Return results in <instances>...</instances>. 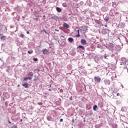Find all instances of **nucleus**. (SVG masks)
Returning a JSON list of instances; mask_svg holds the SVG:
<instances>
[{
	"mask_svg": "<svg viewBox=\"0 0 128 128\" xmlns=\"http://www.w3.org/2000/svg\"><path fill=\"white\" fill-rule=\"evenodd\" d=\"M120 66H122L124 64L125 66V64H128V60L126 58H121V63Z\"/></svg>",
	"mask_w": 128,
	"mask_h": 128,
	"instance_id": "nucleus-1",
	"label": "nucleus"
},
{
	"mask_svg": "<svg viewBox=\"0 0 128 128\" xmlns=\"http://www.w3.org/2000/svg\"><path fill=\"white\" fill-rule=\"evenodd\" d=\"M94 80L96 82H98V84H100V80H102V78L100 76H94Z\"/></svg>",
	"mask_w": 128,
	"mask_h": 128,
	"instance_id": "nucleus-2",
	"label": "nucleus"
},
{
	"mask_svg": "<svg viewBox=\"0 0 128 128\" xmlns=\"http://www.w3.org/2000/svg\"><path fill=\"white\" fill-rule=\"evenodd\" d=\"M114 44H112V43H110L108 47V50H114Z\"/></svg>",
	"mask_w": 128,
	"mask_h": 128,
	"instance_id": "nucleus-3",
	"label": "nucleus"
},
{
	"mask_svg": "<svg viewBox=\"0 0 128 128\" xmlns=\"http://www.w3.org/2000/svg\"><path fill=\"white\" fill-rule=\"evenodd\" d=\"M104 84L106 86H110V81L109 80L106 79L104 80Z\"/></svg>",
	"mask_w": 128,
	"mask_h": 128,
	"instance_id": "nucleus-4",
	"label": "nucleus"
},
{
	"mask_svg": "<svg viewBox=\"0 0 128 128\" xmlns=\"http://www.w3.org/2000/svg\"><path fill=\"white\" fill-rule=\"evenodd\" d=\"M80 43L82 44H83L84 46L86 44V40L82 39L80 40Z\"/></svg>",
	"mask_w": 128,
	"mask_h": 128,
	"instance_id": "nucleus-5",
	"label": "nucleus"
},
{
	"mask_svg": "<svg viewBox=\"0 0 128 128\" xmlns=\"http://www.w3.org/2000/svg\"><path fill=\"white\" fill-rule=\"evenodd\" d=\"M42 52H43V54H48V50L46 49H44L42 50Z\"/></svg>",
	"mask_w": 128,
	"mask_h": 128,
	"instance_id": "nucleus-6",
	"label": "nucleus"
},
{
	"mask_svg": "<svg viewBox=\"0 0 128 128\" xmlns=\"http://www.w3.org/2000/svg\"><path fill=\"white\" fill-rule=\"evenodd\" d=\"M0 38L2 40H4L6 36H4L3 34H0Z\"/></svg>",
	"mask_w": 128,
	"mask_h": 128,
	"instance_id": "nucleus-7",
	"label": "nucleus"
},
{
	"mask_svg": "<svg viewBox=\"0 0 128 128\" xmlns=\"http://www.w3.org/2000/svg\"><path fill=\"white\" fill-rule=\"evenodd\" d=\"M22 86L25 88H28V83H24L22 84Z\"/></svg>",
	"mask_w": 128,
	"mask_h": 128,
	"instance_id": "nucleus-8",
	"label": "nucleus"
},
{
	"mask_svg": "<svg viewBox=\"0 0 128 128\" xmlns=\"http://www.w3.org/2000/svg\"><path fill=\"white\" fill-rule=\"evenodd\" d=\"M52 20H58V16H54L51 18Z\"/></svg>",
	"mask_w": 128,
	"mask_h": 128,
	"instance_id": "nucleus-9",
	"label": "nucleus"
},
{
	"mask_svg": "<svg viewBox=\"0 0 128 128\" xmlns=\"http://www.w3.org/2000/svg\"><path fill=\"white\" fill-rule=\"evenodd\" d=\"M68 41L69 42H74V38H68Z\"/></svg>",
	"mask_w": 128,
	"mask_h": 128,
	"instance_id": "nucleus-10",
	"label": "nucleus"
},
{
	"mask_svg": "<svg viewBox=\"0 0 128 128\" xmlns=\"http://www.w3.org/2000/svg\"><path fill=\"white\" fill-rule=\"evenodd\" d=\"M98 106L100 108H102V106H104V104H102V102H100L98 103Z\"/></svg>",
	"mask_w": 128,
	"mask_h": 128,
	"instance_id": "nucleus-11",
	"label": "nucleus"
},
{
	"mask_svg": "<svg viewBox=\"0 0 128 128\" xmlns=\"http://www.w3.org/2000/svg\"><path fill=\"white\" fill-rule=\"evenodd\" d=\"M63 26L64 28H68V24L66 23H64V24H63Z\"/></svg>",
	"mask_w": 128,
	"mask_h": 128,
	"instance_id": "nucleus-12",
	"label": "nucleus"
},
{
	"mask_svg": "<svg viewBox=\"0 0 128 128\" xmlns=\"http://www.w3.org/2000/svg\"><path fill=\"white\" fill-rule=\"evenodd\" d=\"M56 10L58 12H62V9L58 7H56Z\"/></svg>",
	"mask_w": 128,
	"mask_h": 128,
	"instance_id": "nucleus-13",
	"label": "nucleus"
},
{
	"mask_svg": "<svg viewBox=\"0 0 128 128\" xmlns=\"http://www.w3.org/2000/svg\"><path fill=\"white\" fill-rule=\"evenodd\" d=\"M96 108H98V106H96V105H94V106H93V110H96Z\"/></svg>",
	"mask_w": 128,
	"mask_h": 128,
	"instance_id": "nucleus-14",
	"label": "nucleus"
},
{
	"mask_svg": "<svg viewBox=\"0 0 128 128\" xmlns=\"http://www.w3.org/2000/svg\"><path fill=\"white\" fill-rule=\"evenodd\" d=\"M118 126V125H116V124H114L112 125V128H116Z\"/></svg>",
	"mask_w": 128,
	"mask_h": 128,
	"instance_id": "nucleus-15",
	"label": "nucleus"
},
{
	"mask_svg": "<svg viewBox=\"0 0 128 128\" xmlns=\"http://www.w3.org/2000/svg\"><path fill=\"white\" fill-rule=\"evenodd\" d=\"M104 20L105 22H108V20H110V18L108 17H106Z\"/></svg>",
	"mask_w": 128,
	"mask_h": 128,
	"instance_id": "nucleus-16",
	"label": "nucleus"
},
{
	"mask_svg": "<svg viewBox=\"0 0 128 128\" xmlns=\"http://www.w3.org/2000/svg\"><path fill=\"white\" fill-rule=\"evenodd\" d=\"M28 54H32V52H34V51H32V50H28Z\"/></svg>",
	"mask_w": 128,
	"mask_h": 128,
	"instance_id": "nucleus-17",
	"label": "nucleus"
},
{
	"mask_svg": "<svg viewBox=\"0 0 128 128\" xmlns=\"http://www.w3.org/2000/svg\"><path fill=\"white\" fill-rule=\"evenodd\" d=\"M78 48H81V50H84V46H79Z\"/></svg>",
	"mask_w": 128,
	"mask_h": 128,
	"instance_id": "nucleus-18",
	"label": "nucleus"
},
{
	"mask_svg": "<svg viewBox=\"0 0 128 128\" xmlns=\"http://www.w3.org/2000/svg\"><path fill=\"white\" fill-rule=\"evenodd\" d=\"M20 38H24V35L22 34H20Z\"/></svg>",
	"mask_w": 128,
	"mask_h": 128,
	"instance_id": "nucleus-19",
	"label": "nucleus"
},
{
	"mask_svg": "<svg viewBox=\"0 0 128 128\" xmlns=\"http://www.w3.org/2000/svg\"><path fill=\"white\" fill-rule=\"evenodd\" d=\"M47 120H52V118H50V116H48L47 117Z\"/></svg>",
	"mask_w": 128,
	"mask_h": 128,
	"instance_id": "nucleus-20",
	"label": "nucleus"
},
{
	"mask_svg": "<svg viewBox=\"0 0 128 128\" xmlns=\"http://www.w3.org/2000/svg\"><path fill=\"white\" fill-rule=\"evenodd\" d=\"M12 128H18V126H16V125H14V126L12 127Z\"/></svg>",
	"mask_w": 128,
	"mask_h": 128,
	"instance_id": "nucleus-21",
	"label": "nucleus"
},
{
	"mask_svg": "<svg viewBox=\"0 0 128 128\" xmlns=\"http://www.w3.org/2000/svg\"><path fill=\"white\" fill-rule=\"evenodd\" d=\"M33 60L34 62H38V58H34Z\"/></svg>",
	"mask_w": 128,
	"mask_h": 128,
	"instance_id": "nucleus-22",
	"label": "nucleus"
},
{
	"mask_svg": "<svg viewBox=\"0 0 128 128\" xmlns=\"http://www.w3.org/2000/svg\"><path fill=\"white\" fill-rule=\"evenodd\" d=\"M76 30H78V34H80V29H78V28H76Z\"/></svg>",
	"mask_w": 128,
	"mask_h": 128,
	"instance_id": "nucleus-23",
	"label": "nucleus"
},
{
	"mask_svg": "<svg viewBox=\"0 0 128 128\" xmlns=\"http://www.w3.org/2000/svg\"><path fill=\"white\" fill-rule=\"evenodd\" d=\"M28 78H24V80H25L26 82V80H28Z\"/></svg>",
	"mask_w": 128,
	"mask_h": 128,
	"instance_id": "nucleus-24",
	"label": "nucleus"
},
{
	"mask_svg": "<svg viewBox=\"0 0 128 128\" xmlns=\"http://www.w3.org/2000/svg\"><path fill=\"white\" fill-rule=\"evenodd\" d=\"M127 66H126V68L127 70H128V64H126Z\"/></svg>",
	"mask_w": 128,
	"mask_h": 128,
	"instance_id": "nucleus-25",
	"label": "nucleus"
},
{
	"mask_svg": "<svg viewBox=\"0 0 128 128\" xmlns=\"http://www.w3.org/2000/svg\"><path fill=\"white\" fill-rule=\"evenodd\" d=\"M28 78L29 80H32V77H28Z\"/></svg>",
	"mask_w": 128,
	"mask_h": 128,
	"instance_id": "nucleus-26",
	"label": "nucleus"
},
{
	"mask_svg": "<svg viewBox=\"0 0 128 128\" xmlns=\"http://www.w3.org/2000/svg\"><path fill=\"white\" fill-rule=\"evenodd\" d=\"M80 36V34L78 33V35H76V37L78 38L79 36Z\"/></svg>",
	"mask_w": 128,
	"mask_h": 128,
	"instance_id": "nucleus-27",
	"label": "nucleus"
},
{
	"mask_svg": "<svg viewBox=\"0 0 128 128\" xmlns=\"http://www.w3.org/2000/svg\"><path fill=\"white\" fill-rule=\"evenodd\" d=\"M64 120L62 118H60V122H63Z\"/></svg>",
	"mask_w": 128,
	"mask_h": 128,
	"instance_id": "nucleus-28",
	"label": "nucleus"
},
{
	"mask_svg": "<svg viewBox=\"0 0 128 128\" xmlns=\"http://www.w3.org/2000/svg\"><path fill=\"white\" fill-rule=\"evenodd\" d=\"M26 34H30V32H29L28 31V32H26Z\"/></svg>",
	"mask_w": 128,
	"mask_h": 128,
	"instance_id": "nucleus-29",
	"label": "nucleus"
},
{
	"mask_svg": "<svg viewBox=\"0 0 128 128\" xmlns=\"http://www.w3.org/2000/svg\"><path fill=\"white\" fill-rule=\"evenodd\" d=\"M107 57H108V56H106V55L104 56V58H106Z\"/></svg>",
	"mask_w": 128,
	"mask_h": 128,
	"instance_id": "nucleus-30",
	"label": "nucleus"
},
{
	"mask_svg": "<svg viewBox=\"0 0 128 128\" xmlns=\"http://www.w3.org/2000/svg\"><path fill=\"white\" fill-rule=\"evenodd\" d=\"M95 62H98V60H95Z\"/></svg>",
	"mask_w": 128,
	"mask_h": 128,
	"instance_id": "nucleus-31",
	"label": "nucleus"
},
{
	"mask_svg": "<svg viewBox=\"0 0 128 128\" xmlns=\"http://www.w3.org/2000/svg\"><path fill=\"white\" fill-rule=\"evenodd\" d=\"M116 96H120V94H119L118 93V94H116Z\"/></svg>",
	"mask_w": 128,
	"mask_h": 128,
	"instance_id": "nucleus-32",
	"label": "nucleus"
},
{
	"mask_svg": "<svg viewBox=\"0 0 128 128\" xmlns=\"http://www.w3.org/2000/svg\"><path fill=\"white\" fill-rule=\"evenodd\" d=\"M48 90H49V92H51L52 91V89L50 88V89H48Z\"/></svg>",
	"mask_w": 128,
	"mask_h": 128,
	"instance_id": "nucleus-33",
	"label": "nucleus"
},
{
	"mask_svg": "<svg viewBox=\"0 0 128 128\" xmlns=\"http://www.w3.org/2000/svg\"><path fill=\"white\" fill-rule=\"evenodd\" d=\"M38 104L40 105L42 104V103H38Z\"/></svg>",
	"mask_w": 128,
	"mask_h": 128,
	"instance_id": "nucleus-34",
	"label": "nucleus"
},
{
	"mask_svg": "<svg viewBox=\"0 0 128 128\" xmlns=\"http://www.w3.org/2000/svg\"><path fill=\"white\" fill-rule=\"evenodd\" d=\"M20 122H22V119H20Z\"/></svg>",
	"mask_w": 128,
	"mask_h": 128,
	"instance_id": "nucleus-35",
	"label": "nucleus"
},
{
	"mask_svg": "<svg viewBox=\"0 0 128 128\" xmlns=\"http://www.w3.org/2000/svg\"><path fill=\"white\" fill-rule=\"evenodd\" d=\"M72 122H74V120H72Z\"/></svg>",
	"mask_w": 128,
	"mask_h": 128,
	"instance_id": "nucleus-36",
	"label": "nucleus"
},
{
	"mask_svg": "<svg viewBox=\"0 0 128 128\" xmlns=\"http://www.w3.org/2000/svg\"><path fill=\"white\" fill-rule=\"evenodd\" d=\"M56 30V32H59V30Z\"/></svg>",
	"mask_w": 128,
	"mask_h": 128,
	"instance_id": "nucleus-37",
	"label": "nucleus"
},
{
	"mask_svg": "<svg viewBox=\"0 0 128 128\" xmlns=\"http://www.w3.org/2000/svg\"><path fill=\"white\" fill-rule=\"evenodd\" d=\"M70 100H72V98H70Z\"/></svg>",
	"mask_w": 128,
	"mask_h": 128,
	"instance_id": "nucleus-38",
	"label": "nucleus"
},
{
	"mask_svg": "<svg viewBox=\"0 0 128 128\" xmlns=\"http://www.w3.org/2000/svg\"><path fill=\"white\" fill-rule=\"evenodd\" d=\"M9 124H12V122H10L8 121Z\"/></svg>",
	"mask_w": 128,
	"mask_h": 128,
	"instance_id": "nucleus-39",
	"label": "nucleus"
},
{
	"mask_svg": "<svg viewBox=\"0 0 128 128\" xmlns=\"http://www.w3.org/2000/svg\"><path fill=\"white\" fill-rule=\"evenodd\" d=\"M50 86H52V84L50 85Z\"/></svg>",
	"mask_w": 128,
	"mask_h": 128,
	"instance_id": "nucleus-40",
	"label": "nucleus"
},
{
	"mask_svg": "<svg viewBox=\"0 0 128 128\" xmlns=\"http://www.w3.org/2000/svg\"><path fill=\"white\" fill-rule=\"evenodd\" d=\"M105 26H106H106H107V25H106Z\"/></svg>",
	"mask_w": 128,
	"mask_h": 128,
	"instance_id": "nucleus-41",
	"label": "nucleus"
},
{
	"mask_svg": "<svg viewBox=\"0 0 128 128\" xmlns=\"http://www.w3.org/2000/svg\"><path fill=\"white\" fill-rule=\"evenodd\" d=\"M18 86H20V84H18Z\"/></svg>",
	"mask_w": 128,
	"mask_h": 128,
	"instance_id": "nucleus-42",
	"label": "nucleus"
}]
</instances>
